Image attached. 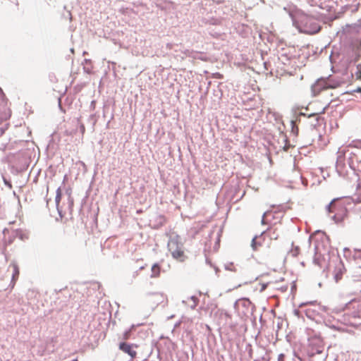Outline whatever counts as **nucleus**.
I'll use <instances>...</instances> for the list:
<instances>
[{"label": "nucleus", "mask_w": 361, "mask_h": 361, "mask_svg": "<svg viewBox=\"0 0 361 361\" xmlns=\"http://www.w3.org/2000/svg\"><path fill=\"white\" fill-rule=\"evenodd\" d=\"M168 247L170 253L175 259L179 262H184L187 258L185 254L183 245L178 240V239H171L169 241Z\"/></svg>", "instance_id": "nucleus-1"}, {"label": "nucleus", "mask_w": 361, "mask_h": 361, "mask_svg": "<svg viewBox=\"0 0 361 361\" xmlns=\"http://www.w3.org/2000/svg\"><path fill=\"white\" fill-rule=\"evenodd\" d=\"M276 219L275 222L277 223V225H281V215L279 212H274L271 211L266 212L262 219V224H269L272 226L274 222H272V220Z\"/></svg>", "instance_id": "nucleus-2"}, {"label": "nucleus", "mask_w": 361, "mask_h": 361, "mask_svg": "<svg viewBox=\"0 0 361 361\" xmlns=\"http://www.w3.org/2000/svg\"><path fill=\"white\" fill-rule=\"evenodd\" d=\"M280 226L279 224L277 225V223L274 222L266 231L262 233V236L268 238L270 240H278L280 236Z\"/></svg>", "instance_id": "nucleus-3"}, {"label": "nucleus", "mask_w": 361, "mask_h": 361, "mask_svg": "<svg viewBox=\"0 0 361 361\" xmlns=\"http://www.w3.org/2000/svg\"><path fill=\"white\" fill-rule=\"evenodd\" d=\"M138 348L137 344L128 343L126 342H122L119 343L118 348L124 353L128 354L132 360L137 357L136 348Z\"/></svg>", "instance_id": "nucleus-4"}, {"label": "nucleus", "mask_w": 361, "mask_h": 361, "mask_svg": "<svg viewBox=\"0 0 361 361\" xmlns=\"http://www.w3.org/2000/svg\"><path fill=\"white\" fill-rule=\"evenodd\" d=\"M305 24V32L314 34L320 30V26L315 22L314 19L310 17H306Z\"/></svg>", "instance_id": "nucleus-5"}, {"label": "nucleus", "mask_w": 361, "mask_h": 361, "mask_svg": "<svg viewBox=\"0 0 361 361\" xmlns=\"http://www.w3.org/2000/svg\"><path fill=\"white\" fill-rule=\"evenodd\" d=\"M345 273V268L343 263L338 262L335 266L334 270V277L336 282H338L342 278L343 274Z\"/></svg>", "instance_id": "nucleus-6"}, {"label": "nucleus", "mask_w": 361, "mask_h": 361, "mask_svg": "<svg viewBox=\"0 0 361 361\" xmlns=\"http://www.w3.org/2000/svg\"><path fill=\"white\" fill-rule=\"evenodd\" d=\"M265 237H262V234L259 236L255 237L252 240V247L254 250H257L259 247L262 246L264 243Z\"/></svg>", "instance_id": "nucleus-7"}, {"label": "nucleus", "mask_w": 361, "mask_h": 361, "mask_svg": "<svg viewBox=\"0 0 361 361\" xmlns=\"http://www.w3.org/2000/svg\"><path fill=\"white\" fill-rule=\"evenodd\" d=\"M12 269H13V274H12V281L11 283H13V286L16 283V281L18 280L20 274L19 268L17 264H13L11 265Z\"/></svg>", "instance_id": "nucleus-8"}, {"label": "nucleus", "mask_w": 361, "mask_h": 361, "mask_svg": "<svg viewBox=\"0 0 361 361\" xmlns=\"http://www.w3.org/2000/svg\"><path fill=\"white\" fill-rule=\"evenodd\" d=\"M340 86L339 82H333L331 80H329L328 81L325 82V85L323 87V90L326 89H334Z\"/></svg>", "instance_id": "nucleus-9"}, {"label": "nucleus", "mask_w": 361, "mask_h": 361, "mask_svg": "<svg viewBox=\"0 0 361 361\" xmlns=\"http://www.w3.org/2000/svg\"><path fill=\"white\" fill-rule=\"evenodd\" d=\"M160 266L158 264H154L152 267V277H158L160 274Z\"/></svg>", "instance_id": "nucleus-10"}, {"label": "nucleus", "mask_w": 361, "mask_h": 361, "mask_svg": "<svg viewBox=\"0 0 361 361\" xmlns=\"http://www.w3.org/2000/svg\"><path fill=\"white\" fill-rule=\"evenodd\" d=\"M358 176V183L356 186L357 199L361 202V172L357 174Z\"/></svg>", "instance_id": "nucleus-11"}, {"label": "nucleus", "mask_w": 361, "mask_h": 361, "mask_svg": "<svg viewBox=\"0 0 361 361\" xmlns=\"http://www.w3.org/2000/svg\"><path fill=\"white\" fill-rule=\"evenodd\" d=\"M61 197H62L61 188H59L56 190V197H55L56 205V207L58 209H59V203L61 200Z\"/></svg>", "instance_id": "nucleus-12"}, {"label": "nucleus", "mask_w": 361, "mask_h": 361, "mask_svg": "<svg viewBox=\"0 0 361 361\" xmlns=\"http://www.w3.org/2000/svg\"><path fill=\"white\" fill-rule=\"evenodd\" d=\"M356 80H361V63L356 66V71L353 73Z\"/></svg>", "instance_id": "nucleus-13"}, {"label": "nucleus", "mask_w": 361, "mask_h": 361, "mask_svg": "<svg viewBox=\"0 0 361 361\" xmlns=\"http://www.w3.org/2000/svg\"><path fill=\"white\" fill-rule=\"evenodd\" d=\"M335 207H336V200H334L331 202L329 205L328 206V210L329 213H333L335 212Z\"/></svg>", "instance_id": "nucleus-14"}, {"label": "nucleus", "mask_w": 361, "mask_h": 361, "mask_svg": "<svg viewBox=\"0 0 361 361\" xmlns=\"http://www.w3.org/2000/svg\"><path fill=\"white\" fill-rule=\"evenodd\" d=\"M258 286L259 287H257L256 289H259L260 292H262V291H264L267 288V284H266V283H259Z\"/></svg>", "instance_id": "nucleus-15"}, {"label": "nucleus", "mask_w": 361, "mask_h": 361, "mask_svg": "<svg viewBox=\"0 0 361 361\" xmlns=\"http://www.w3.org/2000/svg\"><path fill=\"white\" fill-rule=\"evenodd\" d=\"M204 227L203 225H197V226H194V236L197 234L198 231L201 230Z\"/></svg>", "instance_id": "nucleus-16"}, {"label": "nucleus", "mask_w": 361, "mask_h": 361, "mask_svg": "<svg viewBox=\"0 0 361 361\" xmlns=\"http://www.w3.org/2000/svg\"><path fill=\"white\" fill-rule=\"evenodd\" d=\"M277 289H280L282 292H285L288 289V286L287 285H285V286H282L281 287H277L276 288Z\"/></svg>", "instance_id": "nucleus-17"}, {"label": "nucleus", "mask_w": 361, "mask_h": 361, "mask_svg": "<svg viewBox=\"0 0 361 361\" xmlns=\"http://www.w3.org/2000/svg\"><path fill=\"white\" fill-rule=\"evenodd\" d=\"M154 295L157 296V297H159V298H164V295H163L162 293H154Z\"/></svg>", "instance_id": "nucleus-18"}, {"label": "nucleus", "mask_w": 361, "mask_h": 361, "mask_svg": "<svg viewBox=\"0 0 361 361\" xmlns=\"http://www.w3.org/2000/svg\"><path fill=\"white\" fill-rule=\"evenodd\" d=\"M246 282H240L239 283H238V285L236 286V288H238V287H240L243 284H245Z\"/></svg>", "instance_id": "nucleus-19"}, {"label": "nucleus", "mask_w": 361, "mask_h": 361, "mask_svg": "<svg viewBox=\"0 0 361 361\" xmlns=\"http://www.w3.org/2000/svg\"><path fill=\"white\" fill-rule=\"evenodd\" d=\"M81 130H82V132L85 130V127L83 126H82Z\"/></svg>", "instance_id": "nucleus-20"}, {"label": "nucleus", "mask_w": 361, "mask_h": 361, "mask_svg": "<svg viewBox=\"0 0 361 361\" xmlns=\"http://www.w3.org/2000/svg\"><path fill=\"white\" fill-rule=\"evenodd\" d=\"M14 4H15L16 6H18V2H17V1H16V2H14Z\"/></svg>", "instance_id": "nucleus-21"}, {"label": "nucleus", "mask_w": 361, "mask_h": 361, "mask_svg": "<svg viewBox=\"0 0 361 361\" xmlns=\"http://www.w3.org/2000/svg\"><path fill=\"white\" fill-rule=\"evenodd\" d=\"M357 91H358V92H361V88H359V89L357 90Z\"/></svg>", "instance_id": "nucleus-22"}]
</instances>
